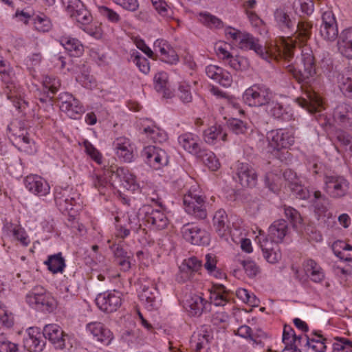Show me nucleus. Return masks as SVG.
I'll list each match as a JSON object with an SVG mask.
<instances>
[{
    "mask_svg": "<svg viewBox=\"0 0 352 352\" xmlns=\"http://www.w3.org/2000/svg\"><path fill=\"white\" fill-rule=\"evenodd\" d=\"M144 133L153 142H162L166 140V134L164 131L156 127L153 126H145L143 129Z\"/></svg>",
    "mask_w": 352,
    "mask_h": 352,
    "instance_id": "nucleus-52",
    "label": "nucleus"
},
{
    "mask_svg": "<svg viewBox=\"0 0 352 352\" xmlns=\"http://www.w3.org/2000/svg\"><path fill=\"white\" fill-rule=\"evenodd\" d=\"M284 213L294 228H298L302 224V219L295 208L285 206Z\"/></svg>",
    "mask_w": 352,
    "mask_h": 352,
    "instance_id": "nucleus-59",
    "label": "nucleus"
},
{
    "mask_svg": "<svg viewBox=\"0 0 352 352\" xmlns=\"http://www.w3.org/2000/svg\"><path fill=\"white\" fill-rule=\"evenodd\" d=\"M96 303L104 312L116 311L122 305L121 294L116 290L99 294L96 298Z\"/></svg>",
    "mask_w": 352,
    "mask_h": 352,
    "instance_id": "nucleus-18",
    "label": "nucleus"
},
{
    "mask_svg": "<svg viewBox=\"0 0 352 352\" xmlns=\"http://www.w3.org/2000/svg\"><path fill=\"white\" fill-rule=\"evenodd\" d=\"M301 66L296 69L292 64L286 66L288 73L300 84H308L310 79L316 74V65L312 52L309 48L301 51Z\"/></svg>",
    "mask_w": 352,
    "mask_h": 352,
    "instance_id": "nucleus-3",
    "label": "nucleus"
},
{
    "mask_svg": "<svg viewBox=\"0 0 352 352\" xmlns=\"http://www.w3.org/2000/svg\"><path fill=\"white\" fill-rule=\"evenodd\" d=\"M183 238L193 245H207L210 243L209 233L195 223H186L181 228Z\"/></svg>",
    "mask_w": 352,
    "mask_h": 352,
    "instance_id": "nucleus-13",
    "label": "nucleus"
},
{
    "mask_svg": "<svg viewBox=\"0 0 352 352\" xmlns=\"http://www.w3.org/2000/svg\"><path fill=\"white\" fill-rule=\"evenodd\" d=\"M338 45L344 56L352 58V28L345 29L340 33Z\"/></svg>",
    "mask_w": 352,
    "mask_h": 352,
    "instance_id": "nucleus-40",
    "label": "nucleus"
},
{
    "mask_svg": "<svg viewBox=\"0 0 352 352\" xmlns=\"http://www.w3.org/2000/svg\"><path fill=\"white\" fill-rule=\"evenodd\" d=\"M99 12L103 17L106 18L111 23H118L121 21L120 14L108 7H100Z\"/></svg>",
    "mask_w": 352,
    "mask_h": 352,
    "instance_id": "nucleus-64",
    "label": "nucleus"
},
{
    "mask_svg": "<svg viewBox=\"0 0 352 352\" xmlns=\"http://www.w3.org/2000/svg\"><path fill=\"white\" fill-rule=\"evenodd\" d=\"M230 300L229 291L223 285H220L213 293H211L210 303L215 306H224Z\"/></svg>",
    "mask_w": 352,
    "mask_h": 352,
    "instance_id": "nucleus-47",
    "label": "nucleus"
},
{
    "mask_svg": "<svg viewBox=\"0 0 352 352\" xmlns=\"http://www.w3.org/2000/svg\"><path fill=\"white\" fill-rule=\"evenodd\" d=\"M283 177L285 179L289 181V187L297 197L301 199H307L311 197V192L307 188L292 181L296 178V175L292 170L285 171Z\"/></svg>",
    "mask_w": 352,
    "mask_h": 352,
    "instance_id": "nucleus-37",
    "label": "nucleus"
},
{
    "mask_svg": "<svg viewBox=\"0 0 352 352\" xmlns=\"http://www.w3.org/2000/svg\"><path fill=\"white\" fill-rule=\"evenodd\" d=\"M227 135L220 125H214L206 129L204 132V139L207 144H214L217 140H226Z\"/></svg>",
    "mask_w": 352,
    "mask_h": 352,
    "instance_id": "nucleus-45",
    "label": "nucleus"
},
{
    "mask_svg": "<svg viewBox=\"0 0 352 352\" xmlns=\"http://www.w3.org/2000/svg\"><path fill=\"white\" fill-rule=\"evenodd\" d=\"M334 120L345 128H352V104H338L333 112Z\"/></svg>",
    "mask_w": 352,
    "mask_h": 352,
    "instance_id": "nucleus-31",
    "label": "nucleus"
},
{
    "mask_svg": "<svg viewBox=\"0 0 352 352\" xmlns=\"http://www.w3.org/2000/svg\"><path fill=\"white\" fill-rule=\"evenodd\" d=\"M154 47L160 52L162 61L170 65L176 64L179 61L178 55L166 41L157 39L154 43Z\"/></svg>",
    "mask_w": 352,
    "mask_h": 352,
    "instance_id": "nucleus-29",
    "label": "nucleus"
},
{
    "mask_svg": "<svg viewBox=\"0 0 352 352\" xmlns=\"http://www.w3.org/2000/svg\"><path fill=\"white\" fill-rule=\"evenodd\" d=\"M306 274L315 283H320L324 279L322 268L314 260L309 258L303 263Z\"/></svg>",
    "mask_w": 352,
    "mask_h": 352,
    "instance_id": "nucleus-39",
    "label": "nucleus"
},
{
    "mask_svg": "<svg viewBox=\"0 0 352 352\" xmlns=\"http://www.w3.org/2000/svg\"><path fill=\"white\" fill-rule=\"evenodd\" d=\"M133 57V62L137 65L139 69L144 74H147L150 71L149 62L147 58L142 56L138 52L132 54Z\"/></svg>",
    "mask_w": 352,
    "mask_h": 352,
    "instance_id": "nucleus-61",
    "label": "nucleus"
},
{
    "mask_svg": "<svg viewBox=\"0 0 352 352\" xmlns=\"http://www.w3.org/2000/svg\"><path fill=\"white\" fill-rule=\"evenodd\" d=\"M44 263L53 274L63 273L65 267V261L61 252L48 256Z\"/></svg>",
    "mask_w": 352,
    "mask_h": 352,
    "instance_id": "nucleus-46",
    "label": "nucleus"
},
{
    "mask_svg": "<svg viewBox=\"0 0 352 352\" xmlns=\"http://www.w3.org/2000/svg\"><path fill=\"white\" fill-rule=\"evenodd\" d=\"M320 34L324 39L328 41H333L338 38V24L332 11L327 10L322 13Z\"/></svg>",
    "mask_w": 352,
    "mask_h": 352,
    "instance_id": "nucleus-19",
    "label": "nucleus"
},
{
    "mask_svg": "<svg viewBox=\"0 0 352 352\" xmlns=\"http://www.w3.org/2000/svg\"><path fill=\"white\" fill-rule=\"evenodd\" d=\"M57 100L60 111L70 118L77 119L85 111L80 102L68 92L60 93Z\"/></svg>",
    "mask_w": 352,
    "mask_h": 352,
    "instance_id": "nucleus-11",
    "label": "nucleus"
},
{
    "mask_svg": "<svg viewBox=\"0 0 352 352\" xmlns=\"http://www.w3.org/2000/svg\"><path fill=\"white\" fill-rule=\"evenodd\" d=\"M67 14L77 22L88 24L92 20V16L84 4L80 0H61Z\"/></svg>",
    "mask_w": 352,
    "mask_h": 352,
    "instance_id": "nucleus-15",
    "label": "nucleus"
},
{
    "mask_svg": "<svg viewBox=\"0 0 352 352\" xmlns=\"http://www.w3.org/2000/svg\"><path fill=\"white\" fill-rule=\"evenodd\" d=\"M204 164L212 171H216L220 167V163L214 153L206 149H201L197 155Z\"/></svg>",
    "mask_w": 352,
    "mask_h": 352,
    "instance_id": "nucleus-48",
    "label": "nucleus"
},
{
    "mask_svg": "<svg viewBox=\"0 0 352 352\" xmlns=\"http://www.w3.org/2000/svg\"><path fill=\"white\" fill-rule=\"evenodd\" d=\"M107 169L104 170L103 175H94L91 176L93 186L98 189L101 195H105L106 189L112 185L116 180L113 176L106 175Z\"/></svg>",
    "mask_w": 352,
    "mask_h": 352,
    "instance_id": "nucleus-44",
    "label": "nucleus"
},
{
    "mask_svg": "<svg viewBox=\"0 0 352 352\" xmlns=\"http://www.w3.org/2000/svg\"><path fill=\"white\" fill-rule=\"evenodd\" d=\"M3 230L6 236H12L14 239L20 241L23 245L27 246L30 243L26 232L20 226L6 223L3 226Z\"/></svg>",
    "mask_w": 352,
    "mask_h": 352,
    "instance_id": "nucleus-41",
    "label": "nucleus"
},
{
    "mask_svg": "<svg viewBox=\"0 0 352 352\" xmlns=\"http://www.w3.org/2000/svg\"><path fill=\"white\" fill-rule=\"evenodd\" d=\"M141 156L146 164L155 170H160L168 164V155L164 150L155 146L144 147Z\"/></svg>",
    "mask_w": 352,
    "mask_h": 352,
    "instance_id": "nucleus-8",
    "label": "nucleus"
},
{
    "mask_svg": "<svg viewBox=\"0 0 352 352\" xmlns=\"http://www.w3.org/2000/svg\"><path fill=\"white\" fill-rule=\"evenodd\" d=\"M155 89L162 93L164 98L172 97L173 93L168 87V74L166 72H159L154 76Z\"/></svg>",
    "mask_w": 352,
    "mask_h": 352,
    "instance_id": "nucleus-43",
    "label": "nucleus"
},
{
    "mask_svg": "<svg viewBox=\"0 0 352 352\" xmlns=\"http://www.w3.org/2000/svg\"><path fill=\"white\" fill-rule=\"evenodd\" d=\"M213 226L220 237L223 238L228 235L229 221L224 210L220 209L215 212L213 217Z\"/></svg>",
    "mask_w": 352,
    "mask_h": 352,
    "instance_id": "nucleus-36",
    "label": "nucleus"
},
{
    "mask_svg": "<svg viewBox=\"0 0 352 352\" xmlns=\"http://www.w3.org/2000/svg\"><path fill=\"white\" fill-rule=\"evenodd\" d=\"M113 147L119 159L124 162H132L134 155L129 139L125 137H119L113 141Z\"/></svg>",
    "mask_w": 352,
    "mask_h": 352,
    "instance_id": "nucleus-26",
    "label": "nucleus"
},
{
    "mask_svg": "<svg viewBox=\"0 0 352 352\" xmlns=\"http://www.w3.org/2000/svg\"><path fill=\"white\" fill-rule=\"evenodd\" d=\"M43 333L37 327H30L23 338L24 347L30 352H41L45 344Z\"/></svg>",
    "mask_w": 352,
    "mask_h": 352,
    "instance_id": "nucleus-21",
    "label": "nucleus"
},
{
    "mask_svg": "<svg viewBox=\"0 0 352 352\" xmlns=\"http://www.w3.org/2000/svg\"><path fill=\"white\" fill-rule=\"evenodd\" d=\"M208 78L223 87H229L232 83V76L229 72L217 65H210L206 67Z\"/></svg>",
    "mask_w": 352,
    "mask_h": 352,
    "instance_id": "nucleus-27",
    "label": "nucleus"
},
{
    "mask_svg": "<svg viewBox=\"0 0 352 352\" xmlns=\"http://www.w3.org/2000/svg\"><path fill=\"white\" fill-rule=\"evenodd\" d=\"M265 111L270 116L277 120L289 121L293 118L290 110L275 100L274 96L265 106Z\"/></svg>",
    "mask_w": 352,
    "mask_h": 352,
    "instance_id": "nucleus-28",
    "label": "nucleus"
},
{
    "mask_svg": "<svg viewBox=\"0 0 352 352\" xmlns=\"http://www.w3.org/2000/svg\"><path fill=\"white\" fill-rule=\"evenodd\" d=\"M34 28L39 32H48L52 27L50 20L45 16L36 15L32 19Z\"/></svg>",
    "mask_w": 352,
    "mask_h": 352,
    "instance_id": "nucleus-60",
    "label": "nucleus"
},
{
    "mask_svg": "<svg viewBox=\"0 0 352 352\" xmlns=\"http://www.w3.org/2000/svg\"><path fill=\"white\" fill-rule=\"evenodd\" d=\"M183 202L184 209L188 214L200 219L207 217L205 201L197 186L192 187L184 195Z\"/></svg>",
    "mask_w": 352,
    "mask_h": 352,
    "instance_id": "nucleus-4",
    "label": "nucleus"
},
{
    "mask_svg": "<svg viewBox=\"0 0 352 352\" xmlns=\"http://www.w3.org/2000/svg\"><path fill=\"white\" fill-rule=\"evenodd\" d=\"M274 19L278 26L283 30L292 33L294 32L296 21L294 17L283 9H277L274 12Z\"/></svg>",
    "mask_w": 352,
    "mask_h": 352,
    "instance_id": "nucleus-35",
    "label": "nucleus"
},
{
    "mask_svg": "<svg viewBox=\"0 0 352 352\" xmlns=\"http://www.w3.org/2000/svg\"><path fill=\"white\" fill-rule=\"evenodd\" d=\"M313 23L306 17H300L295 25L294 32L292 35L300 42H306L309 39L312 34Z\"/></svg>",
    "mask_w": 352,
    "mask_h": 352,
    "instance_id": "nucleus-30",
    "label": "nucleus"
},
{
    "mask_svg": "<svg viewBox=\"0 0 352 352\" xmlns=\"http://www.w3.org/2000/svg\"><path fill=\"white\" fill-rule=\"evenodd\" d=\"M152 4L158 12L164 18L171 19L173 12L164 0H151Z\"/></svg>",
    "mask_w": 352,
    "mask_h": 352,
    "instance_id": "nucleus-57",
    "label": "nucleus"
},
{
    "mask_svg": "<svg viewBox=\"0 0 352 352\" xmlns=\"http://www.w3.org/2000/svg\"><path fill=\"white\" fill-rule=\"evenodd\" d=\"M25 299L30 306L36 309L50 311L53 307V300L41 285L34 287L27 294Z\"/></svg>",
    "mask_w": 352,
    "mask_h": 352,
    "instance_id": "nucleus-10",
    "label": "nucleus"
},
{
    "mask_svg": "<svg viewBox=\"0 0 352 352\" xmlns=\"http://www.w3.org/2000/svg\"><path fill=\"white\" fill-rule=\"evenodd\" d=\"M25 188L37 196H45L50 192V187L47 182L38 175H29L23 179Z\"/></svg>",
    "mask_w": 352,
    "mask_h": 352,
    "instance_id": "nucleus-23",
    "label": "nucleus"
},
{
    "mask_svg": "<svg viewBox=\"0 0 352 352\" xmlns=\"http://www.w3.org/2000/svg\"><path fill=\"white\" fill-rule=\"evenodd\" d=\"M303 338L304 337L302 336H297L291 326L285 325L283 333V342L286 345H294L295 347H297V342L300 343Z\"/></svg>",
    "mask_w": 352,
    "mask_h": 352,
    "instance_id": "nucleus-53",
    "label": "nucleus"
},
{
    "mask_svg": "<svg viewBox=\"0 0 352 352\" xmlns=\"http://www.w3.org/2000/svg\"><path fill=\"white\" fill-rule=\"evenodd\" d=\"M178 142L185 151L196 156L202 149L199 144V137L191 133L179 135Z\"/></svg>",
    "mask_w": 352,
    "mask_h": 352,
    "instance_id": "nucleus-33",
    "label": "nucleus"
},
{
    "mask_svg": "<svg viewBox=\"0 0 352 352\" xmlns=\"http://www.w3.org/2000/svg\"><path fill=\"white\" fill-rule=\"evenodd\" d=\"M79 197L76 193L72 195L69 193V189L56 187L54 190V200L59 210L64 212H68L70 216H74L78 209L80 208Z\"/></svg>",
    "mask_w": 352,
    "mask_h": 352,
    "instance_id": "nucleus-6",
    "label": "nucleus"
},
{
    "mask_svg": "<svg viewBox=\"0 0 352 352\" xmlns=\"http://www.w3.org/2000/svg\"><path fill=\"white\" fill-rule=\"evenodd\" d=\"M217 55L221 60L236 71L246 70L249 67L248 60L241 56H233L228 50L226 43H223L216 47Z\"/></svg>",
    "mask_w": 352,
    "mask_h": 352,
    "instance_id": "nucleus-14",
    "label": "nucleus"
},
{
    "mask_svg": "<svg viewBox=\"0 0 352 352\" xmlns=\"http://www.w3.org/2000/svg\"><path fill=\"white\" fill-rule=\"evenodd\" d=\"M202 267L201 261L195 256L185 259L179 266V274L177 280L179 282H185L192 278V275L198 272Z\"/></svg>",
    "mask_w": 352,
    "mask_h": 352,
    "instance_id": "nucleus-25",
    "label": "nucleus"
},
{
    "mask_svg": "<svg viewBox=\"0 0 352 352\" xmlns=\"http://www.w3.org/2000/svg\"><path fill=\"white\" fill-rule=\"evenodd\" d=\"M111 175L113 178L118 179L124 188L135 191L139 188L135 176L124 167L111 166L107 168L106 175Z\"/></svg>",
    "mask_w": 352,
    "mask_h": 352,
    "instance_id": "nucleus-20",
    "label": "nucleus"
},
{
    "mask_svg": "<svg viewBox=\"0 0 352 352\" xmlns=\"http://www.w3.org/2000/svg\"><path fill=\"white\" fill-rule=\"evenodd\" d=\"M273 96L269 87L264 85L255 84L245 91L243 100L250 107H262L266 106Z\"/></svg>",
    "mask_w": 352,
    "mask_h": 352,
    "instance_id": "nucleus-5",
    "label": "nucleus"
},
{
    "mask_svg": "<svg viewBox=\"0 0 352 352\" xmlns=\"http://www.w3.org/2000/svg\"><path fill=\"white\" fill-rule=\"evenodd\" d=\"M8 329L0 323V352H23L19 349L16 344L8 340L6 333Z\"/></svg>",
    "mask_w": 352,
    "mask_h": 352,
    "instance_id": "nucleus-51",
    "label": "nucleus"
},
{
    "mask_svg": "<svg viewBox=\"0 0 352 352\" xmlns=\"http://www.w3.org/2000/svg\"><path fill=\"white\" fill-rule=\"evenodd\" d=\"M16 142L19 145V148L26 152L32 153L34 151L32 146L34 145V140L30 138L28 133L19 135L15 138Z\"/></svg>",
    "mask_w": 352,
    "mask_h": 352,
    "instance_id": "nucleus-58",
    "label": "nucleus"
},
{
    "mask_svg": "<svg viewBox=\"0 0 352 352\" xmlns=\"http://www.w3.org/2000/svg\"><path fill=\"white\" fill-rule=\"evenodd\" d=\"M308 97L309 100L301 99L299 102L300 105L311 113L320 111L322 106L321 98L316 94H310Z\"/></svg>",
    "mask_w": 352,
    "mask_h": 352,
    "instance_id": "nucleus-50",
    "label": "nucleus"
},
{
    "mask_svg": "<svg viewBox=\"0 0 352 352\" xmlns=\"http://www.w3.org/2000/svg\"><path fill=\"white\" fill-rule=\"evenodd\" d=\"M267 140L269 145L277 151L292 146L295 141L292 133L282 129L269 131L267 133Z\"/></svg>",
    "mask_w": 352,
    "mask_h": 352,
    "instance_id": "nucleus-16",
    "label": "nucleus"
},
{
    "mask_svg": "<svg viewBox=\"0 0 352 352\" xmlns=\"http://www.w3.org/2000/svg\"><path fill=\"white\" fill-rule=\"evenodd\" d=\"M234 178L243 187H253L256 184L257 174L248 163L237 162L234 164Z\"/></svg>",
    "mask_w": 352,
    "mask_h": 352,
    "instance_id": "nucleus-17",
    "label": "nucleus"
},
{
    "mask_svg": "<svg viewBox=\"0 0 352 352\" xmlns=\"http://www.w3.org/2000/svg\"><path fill=\"white\" fill-rule=\"evenodd\" d=\"M228 126L230 131L236 135H245L250 129V126L243 120L236 118L229 120Z\"/></svg>",
    "mask_w": 352,
    "mask_h": 352,
    "instance_id": "nucleus-56",
    "label": "nucleus"
},
{
    "mask_svg": "<svg viewBox=\"0 0 352 352\" xmlns=\"http://www.w3.org/2000/svg\"><path fill=\"white\" fill-rule=\"evenodd\" d=\"M139 214L142 220L154 229L162 230L168 224V219L161 208H153L149 205H146L140 209Z\"/></svg>",
    "mask_w": 352,
    "mask_h": 352,
    "instance_id": "nucleus-9",
    "label": "nucleus"
},
{
    "mask_svg": "<svg viewBox=\"0 0 352 352\" xmlns=\"http://www.w3.org/2000/svg\"><path fill=\"white\" fill-rule=\"evenodd\" d=\"M242 50H253L258 56L267 62L272 60L284 59L290 62L296 51L292 38H280L274 44L263 46L258 38L244 32L239 45Z\"/></svg>",
    "mask_w": 352,
    "mask_h": 352,
    "instance_id": "nucleus-1",
    "label": "nucleus"
},
{
    "mask_svg": "<svg viewBox=\"0 0 352 352\" xmlns=\"http://www.w3.org/2000/svg\"><path fill=\"white\" fill-rule=\"evenodd\" d=\"M292 6L296 14L300 11L304 14L310 15L314 10L313 0H295Z\"/></svg>",
    "mask_w": 352,
    "mask_h": 352,
    "instance_id": "nucleus-55",
    "label": "nucleus"
},
{
    "mask_svg": "<svg viewBox=\"0 0 352 352\" xmlns=\"http://www.w3.org/2000/svg\"><path fill=\"white\" fill-rule=\"evenodd\" d=\"M116 259V263L120 267V269L126 272L131 266V260L133 258V254L126 251L120 244H113L111 247Z\"/></svg>",
    "mask_w": 352,
    "mask_h": 352,
    "instance_id": "nucleus-34",
    "label": "nucleus"
},
{
    "mask_svg": "<svg viewBox=\"0 0 352 352\" xmlns=\"http://www.w3.org/2000/svg\"><path fill=\"white\" fill-rule=\"evenodd\" d=\"M206 262L204 264V268L208 273L216 278H220L222 275L221 270L217 267V257L212 254H207L205 256Z\"/></svg>",
    "mask_w": 352,
    "mask_h": 352,
    "instance_id": "nucleus-54",
    "label": "nucleus"
},
{
    "mask_svg": "<svg viewBox=\"0 0 352 352\" xmlns=\"http://www.w3.org/2000/svg\"><path fill=\"white\" fill-rule=\"evenodd\" d=\"M43 336L48 340L56 349H63L65 346V338L67 335L62 328L56 324H49L44 327Z\"/></svg>",
    "mask_w": 352,
    "mask_h": 352,
    "instance_id": "nucleus-22",
    "label": "nucleus"
},
{
    "mask_svg": "<svg viewBox=\"0 0 352 352\" xmlns=\"http://www.w3.org/2000/svg\"><path fill=\"white\" fill-rule=\"evenodd\" d=\"M288 232L287 223L284 219L275 221L269 228L268 234L259 231L257 236L258 243L265 260L270 263H276L281 258V254L277 244L281 243Z\"/></svg>",
    "mask_w": 352,
    "mask_h": 352,
    "instance_id": "nucleus-2",
    "label": "nucleus"
},
{
    "mask_svg": "<svg viewBox=\"0 0 352 352\" xmlns=\"http://www.w3.org/2000/svg\"><path fill=\"white\" fill-rule=\"evenodd\" d=\"M337 82L341 91L349 98H352V69L345 68L337 76Z\"/></svg>",
    "mask_w": 352,
    "mask_h": 352,
    "instance_id": "nucleus-42",
    "label": "nucleus"
},
{
    "mask_svg": "<svg viewBox=\"0 0 352 352\" xmlns=\"http://www.w3.org/2000/svg\"><path fill=\"white\" fill-rule=\"evenodd\" d=\"M58 41L69 56L79 57L83 54L84 47L78 39L69 35H63L60 36Z\"/></svg>",
    "mask_w": 352,
    "mask_h": 352,
    "instance_id": "nucleus-32",
    "label": "nucleus"
},
{
    "mask_svg": "<svg viewBox=\"0 0 352 352\" xmlns=\"http://www.w3.org/2000/svg\"><path fill=\"white\" fill-rule=\"evenodd\" d=\"M333 344V352H352V342L342 338H336Z\"/></svg>",
    "mask_w": 352,
    "mask_h": 352,
    "instance_id": "nucleus-62",
    "label": "nucleus"
},
{
    "mask_svg": "<svg viewBox=\"0 0 352 352\" xmlns=\"http://www.w3.org/2000/svg\"><path fill=\"white\" fill-rule=\"evenodd\" d=\"M324 190L331 198L345 197L349 189V182L341 175H326L324 178Z\"/></svg>",
    "mask_w": 352,
    "mask_h": 352,
    "instance_id": "nucleus-7",
    "label": "nucleus"
},
{
    "mask_svg": "<svg viewBox=\"0 0 352 352\" xmlns=\"http://www.w3.org/2000/svg\"><path fill=\"white\" fill-rule=\"evenodd\" d=\"M332 250L336 256L344 261L352 259V246L344 241H336L332 245Z\"/></svg>",
    "mask_w": 352,
    "mask_h": 352,
    "instance_id": "nucleus-49",
    "label": "nucleus"
},
{
    "mask_svg": "<svg viewBox=\"0 0 352 352\" xmlns=\"http://www.w3.org/2000/svg\"><path fill=\"white\" fill-rule=\"evenodd\" d=\"M184 307L190 316L199 317L210 310V303L202 294L190 293L185 297Z\"/></svg>",
    "mask_w": 352,
    "mask_h": 352,
    "instance_id": "nucleus-12",
    "label": "nucleus"
},
{
    "mask_svg": "<svg viewBox=\"0 0 352 352\" xmlns=\"http://www.w3.org/2000/svg\"><path fill=\"white\" fill-rule=\"evenodd\" d=\"M305 345L311 349L315 352H325L327 346L324 340H315V338H310L308 336H305Z\"/></svg>",
    "mask_w": 352,
    "mask_h": 352,
    "instance_id": "nucleus-63",
    "label": "nucleus"
},
{
    "mask_svg": "<svg viewBox=\"0 0 352 352\" xmlns=\"http://www.w3.org/2000/svg\"><path fill=\"white\" fill-rule=\"evenodd\" d=\"M311 204L314 209V212L318 215L321 216L325 214L328 210L330 201L329 198L322 194L320 190H315L313 195H311Z\"/></svg>",
    "mask_w": 352,
    "mask_h": 352,
    "instance_id": "nucleus-38",
    "label": "nucleus"
},
{
    "mask_svg": "<svg viewBox=\"0 0 352 352\" xmlns=\"http://www.w3.org/2000/svg\"><path fill=\"white\" fill-rule=\"evenodd\" d=\"M86 331L92 335L97 341L109 345L113 340V333L100 322L95 321L87 324Z\"/></svg>",
    "mask_w": 352,
    "mask_h": 352,
    "instance_id": "nucleus-24",
    "label": "nucleus"
}]
</instances>
